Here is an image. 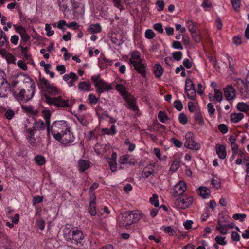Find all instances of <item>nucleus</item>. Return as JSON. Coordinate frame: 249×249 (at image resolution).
Segmentation results:
<instances>
[{"label": "nucleus", "instance_id": "obj_61", "mask_svg": "<svg viewBox=\"0 0 249 249\" xmlns=\"http://www.w3.org/2000/svg\"><path fill=\"white\" fill-rule=\"evenodd\" d=\"M205 87L200 83H199L197 85V93L199 95H202L204 93V90Z\"/></svg>", "mask_w": 249, "mask_h": 249}, {"label": "nucleus", "instance_id": "obj_60", "mask_svg": "<svg viewBox=\"0 0 249 249\" xmlns=\"http://www.w3.org/2000/svg\"><path fill=\"white\" fill-rule=\"evenodd\" d=\"M154 29L160 33H162L163 32V29L161 24L160 23H156L153 26Z\"/></svg>", "mask_w": 249, "mask_h": 249}, {"label": "nucleus", "instance_id": "obj_36", "mask_svg": "<svg viewBox=\"0 0 249 249\" xmlns=\"http://www.w3.org/2000/svg\"><path fill=\"white\" fill-rule=\"evenodd\" d=\"M200 195L204 198H208L210 196V191L206 187H201L199 188Z\"/></svg>", "mask_w": 249, "mask_h": 249}, {"label": "nucleus", "instance_id": "obj_37", "mask_svg": "<svg viewBox=\"0 0 249 249\" xmlns=\"http://www.w3.org/2000/svg\"><path fill=\"white\" fill-rule=\"evenodd\" d=\"M35 161L38 165H42L45 163V158L41 155H38L35 157Z\"/></svg>", "mask_w": 249, "mask_h": 249}, {"label": "nucleus", "instance_id": "obj_42", "mask_svg": "<svg viewBox=\"0 0 249 249\" xmlns=\"http://www.w3.org/2000/svg\"><path fill=\"white\" fill-rule=\"evenodd\" d=\"M246 217V214H238L236 213L233 215L232 218L236 220H239L241 222H243L244 220V219Z\"/></svg>", "mask_w": 249, "mask_h": 249}, {"label": "nucleus", "instance_id": "obj_38", "mask_svg": "<svg viewBox=\"0 0 249 249\" xmlns=\"http://www.w3.org/2000/svg\"><path fill=\"white\" fill-rule=\"evenodd\" d=\"M149 201L155 207H157L159 206L158 196L156 194H153L152 197H150Z\"/></svg>", "mask_w": 249, "mask_h": 249}, {"label": "nucleus", "instance_id": "obj_62", "mask_svg": "<svg viewBox=\"0 0 249 249\" xmlns=\"http://www.w3.org/2000/svg\"><path fill=\"white\" fill-rule=\"evenodd\" d=\"M43 197L42 196H35L33 200V204H36L37 203H39L43 201Z\"/></svg>", "mask_w": 249, "mask_h": 249}, {"label": "nucleus", "instance_id": "obj_6", "mask_svg": "<svg viewBox=\"0 0 249 249\" xmlns=\"http://www.w3.org/2000/svg\"><path fill=\"white\" fill-rule=\"evenodd\" d=\"M141 213L135 211L124 212L118 216V222L121 226L130 225L138 222L141 217Z\"/></svg>", "mask_w": 249, "mask_h": 249}, {"label": "nucleus", "instance_id": "obj_55", "mask_svg": "<svg viewBox=\"0 0 249 249\" xmlns=\"http://www.w3.org/2000/svg\"><path fill=\"white\" fill-rule=\"evenodd\" d=\"M17 65L22 70L26 71L27 70L28 67L27 64L22 60H18L17 62Z\"/></svg>", "mask_w": 249, "mask_h": 249}, {"label": "nucleus", "instance_id": "obj_15", "mask_svg": "<svg viewBox=\"0 0 249 249\" xmlns=\"http://www.w3.org/2000/svg\"><path fill=\"white\" fill-rule=\"evenodd\" d=\"M185 89L189 98L191 100L196 99V91L195 88V85L192 80L190 78H187L185 80Z\"/></svg>", "mask_w": 249, "mask_h": 249}, {"label": "nucleus", "instance_id": "obj_27", "mask_svg": "<svg viewBox=\"0 0 249 249\" xmlns=\"http://www.w3.org/2000/svg\"><path fill=\"white\" fill-rule=\"evenodd\" d=\"M194 119L197 124L203 125L204 124V121L202 115L200 110H196L194 114Z\"/></svg>", "mask_w": 249, "mask_h": 249}, {"label": "nucleus", "instance_id": "obj_23", "mask_svg": "<svg viewBox=\"0 0 249 249\" xmlns=\"http://www.w3.org/2000/svg\"><path fill=\"white\" fill-rule=\"evenodd\" d=\"M71 112L74 115L82 125L85 126L88 125L89 122L86 120L85 116L82 113L81 110H78L77 112L74 110L73 112L71 111Z\"/></svg>", "mask_w": 249, "mask_h": 249}, {"label": "nucleus", "instance_id": "obj_14", "mask_svg": "<svg viewBox=\"0 0 249 249\" xmlns=\"http://www.w3.org/2000/svg\"><path fill=\"white\" fill-rule=\"evenodd\" d=\"M185 139L184 145L186 148L194 150L200 149V144L194 141V135L192 132H188L185 135Z\"/></svg>", "mask_w": 249, "mask_h": 249}, {"label": "nucleus", "instance_id": "obj_45", "mask_svg": "<svg viewBox=\"0 0 249 249\" xmlns=\"http://www.w3.org/2000/svg\"><path fill=\"white\" fill-rule=\"evenodd\" d=\"M164 231L170 236H173L176 234V231L171 226L165 227Z\"/></svg>", "mask_w": 249, "mask_h": 249}, {"label": "nucleus", "instance_id": "obj_16", "mask_svg": "<svg viewBox=\"0 0 249 249\" xmlns=\"http://www.w3.org/2000/svg\"><path fill=\"white\" fill-rule=\"evenodd\" d=\"M186 190V186L185 183L183 181H180L176 184L173 189V196L175 198L184 195L183 193Z\"/></svg>", "mask_w": 249, "mask_h": 249}, {"label": "nucleus", "instance_id": "obj_51", "mask_svg": "<svg viewBox=\"0 0 249 249\" xmlns=\"http://www.w3.org/2000/svg\"><path fill=\"white\" fill-rule=\"evenodd\" d=\"M88 100L91 104H95L98 101V99L93 94H90L88 97Z\"/></svg>", "mask_w": 249, "mask_h": 249}, {"label": "nucleus", "instance_id": "obj_3", "mask_svg": "<svg viewBox=\"0 0 249 249\" xmlns=\"http://www.w3.org/2000/svg\"><path fill=\"white\" fill-rule=\"evenodd\" d=\"M129 64L132 65L136 71L142 77H145L147 65L144 58L141 56L140 53L137 50H134L129 53Z\"/></svg>", "mask_w": 249, "mask_h": 249}, {"label": "nucleus", "instance_id": "obj_11", "mask_svg": "<svg viewBox=\"0 0 249 249\" xmlns=\"http://www.w3.org/2000/svg\"><path fill=\"white\" fill-rule=\"evenodd\" d=\"M235 82L241 95L244 97H247V96L249 94V76L246 78L245 81L240 78H237Z\"/></svg>", "mask_w": 249, "mask_h": 249}, {"label": "nucleus", "instance_id": "obj_34", "mask_svg": "<svg viewBox=\"0 0 249 249\" xmlns=\"http://www.w3.org/2000/svg\"><path fill=\"white\" fill-rule=\"evenodd\" d=\"M34 128L36 130L37 129L39 130H44L45 129L46 125L42 121L39 120L35 122Z\"/></svg>", "mask_w": 249, "mask_h": 249}, {"label": "nucleus", "instance_id": "obj_39", "mask_svg": "<svg viewBox=\"0 0 249 249\" xmlns=\"http://www.w3.org/2000/svg\"><path fill=\"white\" fill-rule=\"evenodd\" d=\"M232 7L235 11H238L241 6V0H231Z\"/></svg>", "mask_w": 249, "mask_h": 249}, {"label": "nucleus", "instance_id": "obj_40", "mask_svg": "<svg viewBox=\"0 0 249 249\" xmlns=\"http://www.w3.org/2000/svg\"><path fill=\"white\" fill-rule=\"evenodd\" d=\"M45 30L48 36H51L54 33V31L52 29L51 26L49 24H46Z\"/></svg>", "mask_w": 249, "mask_h": 249}, {"label": "nucleus", "instance_id": "obj_19", "mask_svg": "<svg viewBox=\"0 0 249 249\" xmlns=\"http://www.w3.org/2000/svg\"><path fill=\"white\" fill-rule=\"evenodd\" d=\"M72 10L77 16H83L85 13V4L83 3H74L72 5Z\"/></svg>", "mask_w": 249, "mask_h": 249}, {"label": "nucleus", "instance_id": "obj_30", "mask_svg": "<svg viewBox=\"0 0 249 249\" xmlns=\"http://www.w3.org/2000/svg\"><path fill=\"white\" fill-rule=\"evenodd\" d=\"M88 31L91 34L98 33L101 32V27L98 23L91 24L89 26Z\"/></svg>", "mask_w": 249, "mask_h": 249}, {"label": "nucleus", "instance_id": "obj_50", "mask_svg": "<svg viewBox=\"0 0 249 249\" xmlns=\"http://www.w3.org/2000/svg\"><path fill=\"white\" fill-rule=\"evenodd\" d=\"M196 99L194 100H192V101H190L188 104V109H196L197 107V102L195 100Z\"/></svg>", "mask_w": 249, "mask_h": 249}, {"label": "nucleus", "instance_id": "obj_32", "mask_svg": "<svg viewBox=\"0 0 249 249\" xmlns=\"http://www.w3.org/2000/svg\"><path fill=\"white\" fill-rule=\"evenodd\" d=\"M78 165L80 172H84L89 167V164L88 162L83 160H79Z\"/></svg>", "mask_w": 249, "mask_h": 249}, {"label": "nucleus", "instance_id": "obj_44", "mask_svg": "<svg viewBox=\"0 0 249 249\" xmlns=\"http://www.w3.org/2000/svg\"><path fill=\"white\" fill-rule=\"evenodd\" d=\"M183 54L180 51L175 52L172 53L173 57L177 61L180 60L182 58Z\"/></svg>", "mask_w": 249, "mask_h": 249}, {"label": "nucleus", "instance_id": "obj_29", "mask_svg": "<svg viewBox=\"0 0 249 249\" xmlns=\"http://www.w3.org/2000/svg\"><path fill=\"white\" fill-rule=\"evenodd\" d=\"M22 81L28 89H35V84L33 80L27 75H24Z\"/></svg>", "mask_w": 249, "mask_h": 249}, {"label": "nucleus", "instance_id": "obj_52", "mask_svg": "<svg viewBox=\"0 0 249 249\" xmlns=\"http://www.w3.org/2000/svg\"><path fill=\"white\" fill-rule=\"evenodd\" d=\"M19 36L18 35H12L10 37V42L14 45H17L19 40Z\"/></svg>", "mask_w": 249, "mask_h": 249}, {"label": "nucleus", "instance_id": "obj_59", "mask_svg": "<svg viewBox=\"0 0 249 249\" xmlns=\"http://www.w3.org/2000/svg\"><path fill=\"white\" fill-rule=\"evenodd\" d=\"M171 141L177 147H181L182 146V142L175 138H172Z\"/></svg>", "mask_w": 249, "mask_h": 249}, {"label": "nucleus", "instance_id": "obj_21", "mask_svg": "<svg viewBox=\"0 0 249 249\" xmlns=\"http://www.w3.org/2000/svg\"><path fill=\"white\" fill-rule=\"evenodd\" d=\"M78 79L77 76L74 72H70L63 76V80L67 82L69 87L73 86Z\"/></svg>", "mask_w": 249, "mask_h": 249}, {"label": "nucleus", "instance_id": "obj_56", "mask_svg": "<svg viewBox=\"0 0 249 249\" xmlns=\"http://www.w3.org/2000/svg\"><path fill=\"white\" fill-rule=\"evenodd\" d=\"M36 131L35 128H29L27 130L26 137L27 139L34 137V132Z\"/></svg>", "mask_w": 249, "mask_h": 249}, {"label": "nucleus", "instance_id": "obj_1", "mask_svg": "<svg viewBox=\"0 0 249 249\" xmlns=\"http://www.w3.org/2000/svg\"><path fill=\"white\" fill-rule=\"evenodd\" d=\"M39 88L44 90L45 94L44 97L45 102L49 105H54L59 107H68L70 106V103L68 100L59 96L56 98H52L49 96H55L60 93V90L53 84L44 78L39 80Z\"/></svg>", "mask_w": 249, "mask_h": 249}, {"label": "nucleus", "instance_id": "obj_53", "mask_svg": "<svg viewBox=\"0 0 249 249\" xmlns=\"http://www.w3.org/2000/svg\"><path fill=\"white\" fill-rule=\"evenodd\" d=\"M218 128L219 130L223 134L226 133L228 131L227 126L224 124H219L218 126Z\"/></svg>", "mask_w": 249, "mask_h": 249}, {"label": "nucleus", "instance_id": "obj_7", "mask_svg": "<svg viewBox=\"0 0 249 249\" xmlns=\"http://www.w3.org/2000/svg\"><path fill=\"white\" fill-rule=\"evenodd\" d=\"M126 82L122 80L116 85V90L120 93L124 100L128 103L130 109H137L136 105V100L134 97L129 94L126 90Z\"/></svg>", "mask_w": 249, "mask_h": 249}, {"label": "nucleus", "instance_id": "obj_2", "mask_svg": "<svg viewBox=\"0 0 249 249\" xmlns=\"http://www.w3.org/2000/svg\"><path fill=\"white\" fill-rule=\"evenodd\" d=\"M42 113L47 124V132L48 137L50 136V133L51 132L55 139V137L59 136L62 133L69 129L70 126L68 125L67 121L64 120L54 121L50 127V120L51 113L50 110H42Z\"/></svg>", "mask_w": 249, "mask_h": 249}, {"label": "nucleus", "instance_id": "obj_48", "mask_svg": "<svg viewBox=\"0 0 249 249\" xmlns=\"http://www.w3.org/2000/svg\"><path fill=\"white\" fill-rule=\"evenodd\" d=\"M186 26L188 29L191 32L194 33L195 32V29L194 28V24L192 21L188 20L186 22Z\"/></svg>", "mask_w": 249, "mask_h": 249}, {"label": "nucleus", "instance_id": "obj_24", "mask_svg": "<svg viewBox=\"0 0 249 249\" xmlns=\"http://www.w3.org/2000/svg\"><path fill=\"white\" fill-rule=\"evenodd\" d=\"M216 154L218 157L221 159H224L227 155L226 147L224 145L216 144L215 145Z\"/></svg>", "mask_w": 249, "mask_h": 249}, {"label": "nucleus", "instance_id": "obj_9", "mask_svg": "<svg viewBox=\"0 0 249 249\" xmlns=\"http://www.w3.org/2000/svg\"><path fill=\"white\" fill-rule=\"evenodd\" d=\"M74 136L71 132V128L62 133L59 136L55 137V139L64 145H68L74 142Z\"/></svg>", "mask_w": 249, "mask_h": 249}, {"label": "nucleus", "instance_id": "obj_31", "mask_svg": "<svg viewBox=\"0 0 249 249\" xmlns=\"http://www.w3.org/2000/svg\"><path fill=\"white\" fill-rule=\"evenodd\" d=\"M243 117L244 114L241 112L232 113L230 115L231 121L235 123L240 121L243 118Z\"/></svg>", "mask_w": 249, "mask_h": 249}, {"label": "nucleus", "instance_id": "obj_46", "mask_svg": "<svg viewBox=\"0 0 249 249\" xmlns=\"http://www.w3.org/2000/svg\"><path fill=\"white\" fill-rule=\"evenodd\" d=\"M145 36L146 38L151 39L155 36V34L152 30L147 29L145 32Z\"/></svg>", "mask_w": 249, "mask_h": 249}, {"label": "nucleus", "instance_id": "obj_58", "mask_svg": "<svg viewBox=\"0 0 249 249\" xmlns=\"http://www.w3.org/2000/svg\"><path fill=\"white\" fill-rule=\"evenodd\" d=\"M231 147L232 154H237L238 153V146L236 142L231 143Z\"/></svg>", "mask_w": 249, "mask_h": 249}, {"label": "nucleus", "instance_id": "obj_5", "mask_svg": "<svg viewBox=\"0 0 249 249\" xmlns=\"http://www.w3.org/2000/svg\"><path fill=\"white\" fill-rule=\"evenodd\" d=\"M63 236L66 240L78 248L82 246V240L84 238L83 232L81 230H71L69 228H65L63 230Z\"/></svg>", "mask_w": 249, "mask_h": 249}, {"label": "nucleus", "instance_id": "obj_43", "mask_svg": "<svg viewBox=\"0 0 249 249\" xmlns=\"http://www.w3.org/2000/svg\"><path fill=\"white\" fill-rule=\"evenodd\" d=\"M179 122L183 124H186L188 122L187 116L183 113H180L178 116Z\"/></svg>", "mask_w": 249, "mask_h": 249}, {"label": "nucleus", "instance_id": "obj_49", "mask_svg": "<svg viewBox=\"0 0 249 249\" xmlns=\"http://www.w3.org/2000/svg\"><path fill=\"white\" fill-rule=\"evenodd\" d=\"M236 109H249V104L245 102H239L237 105Z\"/></svg>", "mask_w": 249, "mask_h": 249}, {"label": "nucleus", "instance_id": "obj_64", "mask_svg": "<svg viewBox=\"0 0 249 249\" xmlns=\"http://www.w3.org/2000/svg\"><path fill=\"white\" fill-rule=\"evenodd\" d=\"M15 113L13 110H7L5 114V117L8 119L10 120L14 116Z\"/></svg>", "mask_w": 249, "mask_h": 249}, {"label": "nucleus", "instance_id": "obj_12", "mask_svg": "<svg viewBox=\"0 0 249 249\" xmlns=\"http://www.w3.org/2000/svg\"><path fill=\"white\" fill-rule=\"evenodd\" d=\"M193 200V197L183 195L176 198L175 204L178 209H185L192 204Z\"/></svg>", "mask_w": 249, "mask_h": 249}, {"label": "nucleus", "instance_id": "obj_8", "mask_svg": "<svg viewBox=\"0 0 249 249\" xmlns=\"http://www.w3.org/2000/svg\"><path fill=\"white\" fill-rule=\"evenodd\" d=\"M91 79L96 89L97 92L100 94L112 89L111 84L105 81L101 78L100 74L92 76Z\"/></svg>", "mask_w": 249, "mask_h": 249}, {"label": "nucleus", "instance_id": "obj_28", "mask_svg": "<svg viewBox=\"0 0 249 249\" xmlns=\"http://www.w3.org/2000/svg\"><path fill=\"white\" fill-rule=\"evenodd\" d=\"M91 84L89 81L81 82L78 84V88L82 91H89L90 90Z\"/></svg>", "mask_w": 249, "mask_h": 249}, {"label": "nucleus", "instance_id": "obj_10", "mask_svg": "<svg viewBox=\"0 0 249 249\" xmlns=\"http://www.w3.org/2000/svg\"><path fill=\"white\" fill-rule=\"evenodd\" d=\"M35 89H21L18 93L15 94L17 100L20 102H26L31 99L34 95Z\"/></svg>", "mask_w": 249, "mask_h": 249}, {"label": "nucleus", "instance_id": "obj_18", "mask_svg": "<svg viewBox=\"0 0 249 249\" xmlns=\"http://www.w3.org/2000/svg\"><path fill=\"white\" fill-rule=\"evenodd\" d=\"M224 94L226 99L229 101L234 99L236 96L235 90L231 85H228L224 89Z\"/></svg>", "mask_w": 249, "mask_h": 249}, {"label": "nucleus", "instance_id": "obj_54", "mask_svg": "<svg viewBox=\"0 0 249 249\" xmlns=\"http://www.w3.org/2000/svg\"><path fill=\"white\" fill-rule=\"evenodd\" d=\"M172 47L175 49H183V46L181 42L179 41H174L172 43Z\"/></svg>", "mask_w": 249, "mask_h": 249}, {"label": "nucleus", "instance_id": "obj_20", "mask_svg": "<svg viewBox=\"0 0 249 249\" xmlns=\"http://www.w3.org/2000/svg\"><path fill=\"white\" fill-rule=\"evenodd\" d=\"M74 0H57V3L59 6V10L63 13L69 11V5H72Z\"/></svg>", "mask_w": 249, "mask_h": 249}, {"label": "nucleus", "instance_id": "obj_41", "mask_svg": "<svg viewBox=\"0 0 249 249\" xmlns=\"http://www.w3.org/2000/svg\"><path fill=\"white\" fill-rule=\"evenodd\" d=\"M175 72L177 74H178L179 72H180V75L183 77L186 76L185 68L182 65H180L179 67H177L176 69Z\"/></svg>", "mask_w": 249, "mask_h": 249}, {"label": "nucleus", "instance_id": "obj_35", "mask_svg": "<svg viewBox=\"0 0 249 249\" xmlns=\"http://www.w3.org/2000/svg\"><path fill=\"white\" fill-rule=\"evenodd\" d=\"M216 229L219 231L222 234H226L227 233V225L222 224L220 221L218 222V225L216 227Z\"/></svg>", "mask_w": 249, "mask_h": 249}, {"label": "nucleus", "instance_id": "obj_4", "mask_svg": "<svg viewBox=\"0 0 249 249\" xmlns=\"http://www.w3.org/2000/svg\"><path fill=\"white\" fill-rule=\"evenodd\" d=\"M0 32L1 33V36H0V54L6 60L8 63L15 64L16 60V57L6 50L10 48L9 43L6 35L2 29H0Z\"/></svg>", "mask_w": 249, "mask_h": 249}, {"label": "nucleus", "instance_id": "obj_47", "mask_svg": "<svg viewBox=\"0 0 249 249\" xmlns=\"http://www.w3.org/2000/svg\"><path fill=\"white\" fill-rule=\"evenodd\" d=\"M225 237H222L218 235L215 238V240L217 244L221 245H225L226 244V242L225 241Z\"/></svg>", "mask_w": 249, "mask_h": 249}, {"label": "nucleus", "instance_id": "obj_57", "mask_svg": "<svg viewBox=\"0 0 249 249\" xmlns=\"http://www.w3.org/2000/svg\"><path fill=\"white\" fill-rule=\"evenodd\" d=\"M156 5L157 6V10L159 11H162L164 9V2L162 0L158 1L156 3Z\"/></svg>", "mask_w": 249, "mask_h": 249}, {"label": "nucleus", "instance_id": "obj_33", "mask_svg": "<svg viewBox=\"0 0 249 249\" xmlns=\"http://www.w3.org/2000/svg\"><path fill=\"white\" fill-rule=\"evenodd\" d=\"M158 119L162 123H166L169 120V118L167 113L164 111H160L158 113Z\"/></svg>", "mask_w": 249, "mask_h": 249}, {"label": "nucleus", "instance_id": "obj_63", "mask_svg": "<svg viewBox=\"0 0 249 249\" xmlns=\"http://www.w3.org/2000/svg\"><path fill=\"white\" fill-rule=\"evenodd\" d=\"M56 70L60 74H63L66 72V68L64 65H58Z\"/></svg>", "mask_w": 249, "mask_h": 249}, {"label": "nucleus", "instance_id": "obj_26", "mask_svg": "<svg viewBox=\"0 0 249 249\" xmlns=\"http://www.w3.org/2000/svg\"><path fill=\"white\" fill-rule=\"evenodd\" d=\"M153 72L156 77L160 78L162 75L164 70L160 64H156L153 67Z\"/></svg>", "mask_w": 249, "mask_h": 249}, {"label": "nucleus", "instance_id": "obj_17", "mask_svg": "<svg viewBox=\"0 0 249 249\" xmlns=\"http://www.w3.org/2000/svg\"><path fill=\"white\" fill-rule=\"evenodd\" d=\"M15 32L20 35L22 39L27 41L29 39L26 29L21 25L14 24L13 25Z\"/></svg>", "mask_w": 249, "mask_h": 249}, {"label": "nucleus", "instance_id": "obj_13", "mask_svg": "<svg viewBox=\"0 0 249 249\" xmlns=\"http://www.w3.org/2000/svg\"><path fill=\"white\" fill-rule=\"evenodd\" d=\"M5 73L0 69V97L7 96V92L10 90V87L8 82L4 78Z\"/></svg>", "mask_w": 249, "mask_h": 249}, {"label": "nucleus", "instance_id": "obj_22", "mask_svg": "<svg viewBox=\"0 0 249 249\" xmlns=\"http://www.w3.org/2000/svg\"><path fill=\"white\" fill-rule=\"evenodd\" d=\"M213 91V94L212 93H209L208 97L209 100L212 102H221L223 99V95L221 91L219 89H215Z\"/></svg>", "mask_w": 249, "mask_h": 249}, {"label": "nucleus", "instance_id": "obj_25", "mask_svg": "<svg viewBox=\"0 0 249 249\" xmlns=\"http://www.w3.org/2000/svg\"><path fill=\"white\" fill-rule=\"evenodd\" d=\"M90 203L89 208V212L91 216H95L96 215V210L95 207V196L93 195V197H90Z\"/></svg>", "mask_w": 249, "mask_h": 249}]
</instances>
